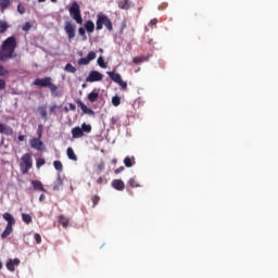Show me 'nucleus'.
<instances>
[{"mask_svg":"<svg viewBox=\"0 0 278 278\" xmlns=\"http://www.w3.org/2000/svg\"><path fill=\"white\" fill-rule=\"evenodd\" d=\"M113 164L116 165L117 164V160L113 159Z\"/></svg>","mask_w":278,"mask_h":278,"instance_id":"nucleus-56","label":"nucleus"},{"mask_svg":"<svg viewBox=\"0 0 278 278\" xmlns=\"http://www.w3.org/2000/svg\"><path fill=\"white\" fill-rule=\"evenodd\" d=\"M135 164H136L135 156H131V157L130 156H126L124 159L125 167L131 168V167H134Z\"/></svg>","mask_w":278,"mask_h":278,"instance_id":"nucleus-19","label":"nucleus"},{"mask_svg":"<svg viewBox=\"0 0 278 278\" xmlns=\"http://www.w3.org/2000/svg\"><path fill=\"white\" fill-rule=\"evenodd\" d=\"M0 134L4 136H13V128L4 124H0Z\"/></svg>","mask_w":278,"mask_h":278,"instance_id":"nucleus-14","label":"nucleus"},{"mask_svg":"<svg viewBox=\"0 0 278 278\" xmlns=\"http://www.w3.org/2000/svg\"><path fill=\"white\" fill-rule=\"evenodd\" d=\"M10 74V71L7 70L3 65H0V77H4ZM7 88V81L0 78V91H3Z\"/></svg>","mask_w":278,"mask_h":278,"instance_id":"nucleus-10","label":"nucleus"},{"mask_svg":"<svg viewBox=\"0 0 278 278\" xmlns=\"http://www.w3.org/2000/svg\"><path fill=\"white\" fill-rule=\"evenodd\" d=\"M148 61H149V56H135V58H132V64H135V65H139V64L148 62Z\"/></svg>","mask_w":278,"mask_h":278,"instance_id":"nucleus-24","label":"nucleus"},{"mask_svg":"<svg viewBox=\"0 0 278 278\" xmlns=\"http://www.w3.org/2000/svg\"><path fill=\"white\" fill-rule=\"evenodd\" d=\"M104 168H105V165H104V164L98 165V170H103Z\"/></svg>","mask_w":278,"mask_h":278,"instance_id":"nucleus-53","label":"nucleus"},{"mask_svg":"<svg viewBox=\"0 0 278 278\" xmlns=\"http://www.w3.org/2000/svg\"><path fill=\"white\" fill-rule=\"evenodd\" d=\"M70 110L75 112L76 111V105L74 103H70Z\"/></svg>","mask_w":278,"mask_h":278,"instance_id":"nucleus-51","label":"nucleus"},{"mask_svg":"<svg viewBox=\"0 0 278 278\" xmlns=\"http://www.w3.org/2000/svg\"><path fill=\"white\" fill-rule=\"evenodd\" d=\"M65 112H66V113L68 112V108H65Z\"/></svg>","mask_w":278,"mask_h":278,"instance_id":"nucleus-59","label":"nucleus"},{"mask_svg":"<svg viewBox=\"0 0 278 278\" xmlns=\"http://www.w3.org/2000/svg\"><path fill=\"white\" fill-rule=\"evenodd\" d=\"M14 266H16L15 264H13V260H8V262H5V268L9 271H15L16 269L14 268Z\"/></svg>","mask_w":278,"mask_h":278,"instance_id":"nucleus-30","label":"nucleus"},{"mask_svg":"<svg viewBox=\"0 0 278 278\" xmlns=\"http://www.w3.org/2000/svg\"><path fill=\"white\" fill-rule=\"evenodd\" d=\"M118 86H121L122 89L127 90V83L124 80L115 81Z\"/></svg>","mask_w":278,"mask_h":278,"instance_id":"nucleus-40","label":"nucleus"},{"mask_svg":"<svg viewBox=\"0 0 278 278\" xmlns=\"http://www.w3.org/2000/svg\"><path fill=\"white\" fill-rule=\"evenodd\" d=\"M55 110H58V105H52V106L49 108L50 113H54Z\"/></svg>","mask_w":278,"mask_h":278,"instance_id":"nucleus-48","label":"nucleus"},{"mask_svg":"<svg viewBox=\"0 0 278 278\" xmlns=\"http://www.w3.org/2000/svg\"><path fill=\"white\" fill-rule=\"evenodd\" d=\"M52 2H55V0H51Z\"/></svg>","mask_w":278,"mask_h":278,"instance_id":"nucleus-61","label":"nucleus"},{"mask_svg":"<svg viewBox=\"0 0 278 278\" xmlns=\"http://www.w3.org/2000/svg\"><path fill=\"white\" fill-rule=\"evenodd\" d=\"M108 76H110L111 80L114 83L123 81V78L118 73L115 72H106Z\"/></svg>","mask_w":278,"mask_h":278,"instance_id":"nucleus-21","label":"nucleus"},{"mask_svg":"<svg viewBox=\"0 0 278 278\" xmlns=\"http://www.w3.org/2000/svg\"><path fill=\"white\" fill-rule=\"evenodd\" d=\"M59 223L62 225L63 228H68L70 219L68 217H65L64 215L59 216Z\"/></svg>","mask_w":278,"mask_h":278,"instance_id":"nucleus-25","label":"nucleus"},{"mask_svg":"<svg viewBox=\"0 0 278 278\" xmlns=\"http://www.w3.org/2000/svg\"><path fill=\"white\" fill-rule=\"evenodd\" d=\"M46 200V195L45 194H41L40 197H39V202H42V201H45Z\"/></svg>","mask_w":278,"mask_h":278,"instance_id":"nucleus-54","label":"nucleus"},{"mask_svg":"<svg viewBox=\"0 0 278 278\" xmlns=\"http://www.w3.org/2000/svg\"><path fill=\"white\" fill-rule=\"evenodd\" d=\"M2 219L8 222L7 226H14V225H16V219H14L13 215H11L10 213L2 214Z\"/></svg>","mask_w":278,"mask_h":278,"instance_id":"nucleus-16","label":"nucleus"},{"mask_svg":"<svg viewBox=\"0 0 278 278\" xmlns=\"http://www.w3.org/2000/svg\"><path fill=\"white\" fill-rule=\"evenodd\" d=\"M70 15L72 18L79 25L83 24L81 10L79 9V4L77 2H73L72 7L68 9Z\"/></svg>","mask_w":278,"mask_h":278,"instance_id":"nucleus-5","label":"nucleus"},{"mask_svg":"<svg viewBox=\"0 0 278 278\" xmlns=\"http://www.w3.org/2000/svg\"><path fill=\"white\" fill-rule=\"evenodd\" d=\"M112 103L115 108L121 105V98L118 96L113 97Z\"/></svg>","mask_w":278,"mask_h":278,"instance_id":"nucleus-37","label":"nucleus"},{"mask_svg":"<svg viewBox=\"0 0 278 278\" xmlns=\"http://www.w3.org/2000/svg\"><path fill=\"white\" fill-rule=\"evenodd\" d=\"M118 9L127 11L131 7L130 0H121L117 2Z\"/></svg>","mask_w":278,"mask_h":278,"instance_id":"nucleus-17","label":"nucleus"},{"mask_svg":"<svg viewBox=\"0 0 278 278\" xmlns=\"http://www.w3.org/2000/svg\"><path fill=\"white\" fill-rule=\"evenodd\" d=\"M97 184L98 185H104V184H106V179L100 177V178H98Z\"/></svg>","mask_w":278,"mask_h":278,"instance_id":"nucleus-46","label":"nucleus"},{"mask_svg":"<svg viewBox=\"0 0 278 278\" xmlns=\"http://www.w3.org/2000/svg\"><path fill=\"white\" fill-rule=\"evenodd\" d=\"M80 131H84L86 134H90L92 131V126L90 124H86L84 123L83 125H80Z\"/></svg>","mask_w":278,"mask_h":278,"instance_id":"nucleus-27","label":"nucleus"},{"mask_svg":"<svg viewBox=\"0 0 278 278\" xmlns=\"http://www.w3.org/2000/svg\"><path fill=\"white\" fill-rule=\"evenodd\" d=\"M99 202H100L99 195L91 197V203H93L91 207H96L99 204Z\"/></svg>","mask_w":278,"mask_h":278,"instance_id":"nucleus-38","label":"nucleus"},{"mask_svg":"<svg viewBox=\"0 0 278 278\" xmlns=\"http://www.w3.org/2000/svg\"><path fill=\"white\" fill-rule=\"evenodd\" d=\"M83 88H86V84H83Z\"/></svg>","mask_w":278,"mask_h":278,"instance_id":"nucleus-60","label":"nucleus"},{"mask_svg":"<svg viewBox=\"0 0 278 278\" xmlns=\"http://www.w3.org/2000/svg\"><path fill=\"white\" fill-rule=\"evenodd\" d=\"M53 168L58 170L59 173H62L63 170V164L61 161H53Z\"/></svg>","mask_w":278,"mask_h":278,"instance_id":"nucleus-32","label":"nucleus"},{"mask_svg":"<svg viewBox=\"0 0 278 278\" xmlns=\"http://www.w3.org/2000/svg\"><path fill=\"white\" fill-rule=\"evenodd\" d=\"M31 28V24L29 22H26L24 26H22V30L28 31Z\"/></svg>","mask_w":278,"mask_h":278,"instance_id":"nucleus-41","label":"nucleus"},{"mask_svg":"<svg viewBox=\"0 0 278 278\" xmlns=\"http://www.w3.org/2000/svg\"><path fill=\"white\" fill-rule=\"evenodd\" d=\"M128 185H130L131 188H140V185L135 180V178H130V180H128Z\"/></svg>","mask_w":278,"mask_h":278,"instance_id":"nucleus-36","label":"nucleus"},{"mask_svg":"<svg viewBox=\"0 0 278 278\" xmlns=\"http://www.w3.org/2000/svg\"><path fill=\"white\" fill-rule=\"evenodd\" d=\"M17 12H18V14H25V8H24V5H22V4H18L17 5Z\"/></svg>","mask_w":278,"mask_h":278,"instance_id":"nucleus-42","label":"nucleus"},{"mask_svg":"<svg viewBox=\"0 0 278 278\" xmlns=\"http://www.w3.org/2000/svg\"><path fill=\"white\" fill-rule=\"evenodd\" d=\"M0 269H3V263L0 261Z\"/></svg>","mask_w":278,"mask_h":278,"instance_id":"nucleus-57","label":"nucleus"},{"mask_svg":"<svg viewBox=\"0 0 278 278\" xmlns=\"http://www.w3.org/2000/svg\"><path fill=\"white\" fill-rule=\"evenodd\" d=\"M157 25V18H152L150 22H149V26H155Z\"/></svg>","mask_w":278,"mask_h":278,"instance_id":"nucleus-47","label":"nucleus"},{"mask_svg":"<svg viewBox=\"0 0 278 278\" xmlns=\"http://www.w3.org/2000/svg\"><path fill=\"white\" fill-rule=\"evenodd\" d=\"M33 166H34V161L31 160V154L26 153L22 155V164H21L22 174L26 175L31 169Z\"/></svg>","mask_w":278,"mask_h":278,"instance_id":"nucleus-4","label":"nucleus"},{"mask_svg":"<svg viewBox=\"0 0 278 278\" xmlns=\"http://www.w3.org/2000/svg\"><path fill=\"white\" fill-rule=\"evenodd\" d=\"M45 164H46V160L45 159L40 157V159L36 160V168L40 169L41 166H45Z\"/></svg>","mask_w":278,"mask_h":278,"instance_id":"nucleus-34","label":"nucleus"},{"mask_svg":"<svg viewBox=\"0 0 278 278\" xmlns=\"http://www.w3.org/2000/svg\"><path fill=\"white\" fill-rule=\"evenodd\" d=\"M77 105H79L80 110H83L84 114H88L90 116L96 115V112L93 110L89 109L86 104H84L81 101H77Z\"/></svg>","mask_w":278,"mask_h":278,"instance_id":"nucleus-12","label":"nucleus"},{"mask_svg":"<svg viewBox=\"0 0 278 278\" xmlns=\"http://www.w3.org/2000/svg\"><path fill=\"white\" fill-rule=\"evenodd\" d=\"M17 41L16 37L11 36L8 37L4 41H2V46L0 49V61L7 62L14 58V51H16Z\"/></svg>","mask_w":278,"mask_h":278,"instance_id":"nucleus-1","label":"nucleus"},{"mask_svg":"<svg viewBox=\"0 0 278 278\" xmlns=\"http://www.w3.org/2000/svg\"><path fill=\"white\" fill-rule=\"evenodd\" d=\"M166 7H168V4H166V3L160 4L159 10L164 11V9H166Z\"/></svg>","mask_w":278,"mask_h":278,"instance_id":"nucleus-50","label":"nucleus"},{"mask_svg":"<svg viewBox=\"0 0 278 278\" xmlns=\"http://www.w3.org/2000/svg\"><path fill=\"white\" fill-rule=\"evenodd\" d=\"M103 79V75H101L98 71H91L89 76H87L86 81L87 83H96L101 81Z\"/></svg>","mask_w":278,"mask_h":278,"instance_id":"nucleus-8","label":"nucleus"},{"mask_svg":"<svg viewBox=\"0 0 278 278\" xmlns=\"http://www.w3.org/2000/svg\"><path fill=\"white\" fill-rule=\"evenodd\" d=\"M11 233H13V225H5V229L1 233V239L8 238Z\"/></svg>","mask_w":278,"mask_h":278,"instance_id":"nucleus-20","label":"nucleus"},{"mask_svg":"<svg viewBox=\"0 0 278 278\" xmlns=\"http://www.w3.org/2000/svg\"><path fill=\"white\" fill-rule=\"evenodd\" d=\"M84 134H86L85 131L81 130V128L79 126H76L72 129V136L73 139H78V138H83Z\"/></svg>","mask_w":278,"mask_h":278,"instance_id":"nucleus-15","label":"nucleus"},{"mask_svg":"<svg viewBox=\"0 0 278 278\" xmlns=\"http://www.w3.org/2000/svg\"><path fill=\"white\" fill-rule=\"evenodd\" d=\"M17 140H18L20 142H23V141L25 140V136H22V135L18 136V137H17Z\"/></svg>","mask_w":278,"mask_h":278,"instance_id":"nucleus-52","label":"nucleus"},{"mask_svg":"<svg viewBox=\"0 0 278 278\" xmlns=\"http://www.w3.org/2000/svg\"><path fill=\"white\" fill-rule=\"evenodd\" d=\"M84 29L89 33V34H92L93 30L96 29V24H93L92 21H87L85 24H84Z\"/></svg>","mask_w":278,"mask_h":278,"instance_id":"nucleus-18","label":"nucleus"},{"mask_svg":"<svg viewBox=\"0 0 278 278\" xmlns=\"http://www.w3.org/2000/svg\"><path fill=\"white\" fill-rule=\"evenodd\" d=\"M11 0H0L1 13H3L8 8H10Z\"/></svg>","mask_w":278,"mask_h":278,"instance_id":"nucleus-26","label":"nucleus"},{"mask_svg":"<svg viewBox=\"0 0 278 278\" xmlns=\"http://www.w3.org/2000/svg\"><path fill=\"white\" fill-rule=\"evenodd\" d=\"M38 112H39V115H41V117L45 118V121L48 119V111L46 110L45 106H39Z\"/></svg>","mask_w":278,"mask_h":278,"instance_id":"nucleus-29","label":"nucleus"},{"mask_svg":"<svg viewBox=\"0 0 278 278\" xmlns=\"http://www.w3.org/2000/svg\"><path fill=\"white\" fill-rule=\"evenodd\" d=\"M97 54L93 51H90L89 54H87V58L79 59L77 61V65H89V63L93 60H96Z\"/></svg>","mask_w":278,"mask_h":278,"instance_id":"nucleus-9","label":"nucleus"},{"mask_svg":"<svg viewBox=\"0 0 278 278\" xmlns=\"http://www.w3.org/2000/svg\"><path fill=\"white\" fill-rule=\"evenodd\" d=\"M10 26L8 25L7 21H0V34L3 35L4 33H7V29Z\"/></svg>","mask_w":278,"mask_h":278,"instance_id":"nucleus-28","label":"nucleus"},{"mask_svg":"<svg viewBox=\"0 0 278 278\" xmlns=\"http://www.w3.org/2000/svg\"><path fill=\"white\" fill-rule=\"evenodd\" d=\"M124 170H125V167H124V166H121V167H118L117 169L114 170V174H115V175H119V174H122Z\"/></svg>","mask_w":278,"mask_h":278,"instance_id":"nucleus-43","label":"nucleus"},{"mask_svg":"<svg viewBox=\"0 0 278 278\" xmlns=\"http://www.w3.org/2000/svg\"><path fill=\"white\" fill-rule=\"evenodd\" d=\"M38 2H39V3H43V2H46V0H38Z\"/></svg>","mask_w":278,"mask_h":278,"instance_id":"nucleus-58","label":"nucleus"},{"mask_svg":"<svg viewBox=\"0 0 278 278\" xmlns=\"http://www.w3.org/2000/svg\"><path fill=\"white\" fill-rule=\"evenodd\" d=\"M38 138H42V125H38Z\"/></svg>","mask_w":278,"mask_h":278,"instance_id":"nucleus-45","label":"nucleus"},{"mask_svg":"<svg viewBox=\"0 0 278 278\" xmlns=\"http://www.w3.org/2000/svg\"><path fill=\"white\" fill-rule=\"evenodd\" d=\"M103 26L106 27L108 31H113V23L111 20L103 13L97 15V30L103 29Z\"/></svg>","mask_w":278,"mask_h":278,"instance_id":"nucleus-3","label":"nucleus"},{"mask_svg":"<svg viewBox=\"0 0 278 278\" xmlns=\"http://www.w3.org/2000/svg\"><path fill=\"white\" fill-rule=\"evenodd\" d=\"M29 147H31L33 150H38L39 152L45 150V143L41 141V138L29 139Z\"/></svg>","mask_w":278,"mask_h":278,"instance_id":"nucleus-6","label":"nucleus"},{"mask_svg":"<svg viewBox=\"0 0 278 278\" xmlns=\"http://www.w3.org/2000/svg\"><path fill=\"white\" fill-rule=\"evenodd\" d=\"M97 63L101 68H106L105 60L102 56L98 58Z\"/></svg>","mask_w":278,"mask_h":278,"instance_id":"nucleus-35","label":"nucleus"},{"mask_svg":"<svg viewBox=\"0 0 278 278\" xmlns=\"http://www.w3.org/2000/svg\"><path fill=\"white\" fill-rule=\"evenodd\" d=\"M12 264L18 266V264H21V261L18 258H14L12 260Z\"/></svg>","mask_w":278,"mask_h":278,"instance_id":"nucleus-49","label":"nucleus"},{"mask_svg":"<svg viewBox=\"0 0 278 278\" xmlns=\"http://www.w3.org/2000/svg\"><path fill=\"white\" fill-rule=\"evenodd\" d=\"M34 238H35L36 243H38V244L41 243V236H40V235L36 233V235L34 236Z\"/></svg>","mask_w":278,"mask_h":278,"instance_id":"nucleus-44","label":"nucleus"},{"mask_svg":"<svg viewBox=\"0 0 278 278\" xmlns=\"http://www.w3.org/2000/svg\"><path fill=\"white\" fill-rule=\"evenodd\" d=\"M33 190L39 192H46V188L40 180H33L31 181Z\"/></svg>","mask_w":278,"mask_h":278,"instance_id":"nucleus-11","label":"nucleus"},{"mask_svg":"<svg viewBox=\"0 0 278 278\" xmlns=\"http://www.w3.org/2000/svg\"><path fill=\"white\" fill-rule=\"evenodd\" d=\"M56 181H59V185H62V179L60 178V176H59V178L56 179Z\"/></svg>","mask_w":278,"mask_h":278,"instance_id":"nucleus-55","label":"nucleus"},{"mask_svg":"<svg viewBox=\"0 0 278 278\" xmlns=\"http://www.w3.org/2000/svg\"><path fill=\"white\" fill-rule=\"evenodd\" d=\"M22 220L26 224V225H30L33 219L31 216L28 214L23 213L22 214Z\"/></svg>","mask_w":278,"mask_h":278,"instance_id":"nucleus-33","label":"nucleus"},{"mask_svg":"<svg viewBox=\"0 0 278 278\" xmlns=\"http://www.w3.org/2000/svg\"><path fill=\"white\" fill-rule=\"evenodd\" d=\"M65 33L67 35V39L72 40L75 38L76 36V33H75V29H76V26L74 24H72V22H67L65 23Z\"/></svg>","mask_w":278,"mask_h":278,"instance_id":"nucleus-7","label":"nucleus"},{"mask_svg":"<svg viewBox=\"0 0 278 278\" xmlns=\"http://www.w3.org/2000/svg\"><path fill=\"white\" fill-rule=\"evenodd\" d=\"M86 31H87V30H86L85 28H83V27H80V28L77 30V33L80 35V37H83L84 40L87 39Z\"/></svg>","mask_w":278,"mask_h":278,"instance_id":"nucleus-39","label":"nucleus"},{"mask_svg":"<svg viewBox=\"0 0 278 278\" xmlns=\"http://www.w3.org/2000/svg\"><path fill=\"white\" fill-rule=\"evenodd\" d=\"M111 186L117 191H123L125 189V182L121 179H115L111 182Z\"/></svg>","mask_w":278,"mask_h":278,"instance_id":"nucleus-13","label":"nucleus"},{"mask_svg":"<svg viewBox=\"0 0 278 278\" xmlns=\"http://www.w3.org/2000/svg\"><path fill=\"white\" fill-rule=\"evenodd\" d=\"M87 99L90 103H96L97 101H99V92H97L96 90L91 91L89 96H87Z\"/></svg>","mask_w":278,"mask_h":278,"instance_id":"nucleus-22","label":"nucleus"},{"mask_svg":"<svg viewBox=\"0 0 278 278\" xmlns=\"http://www.w3.org/2000/svg\"><path fill=\"white\" fill-rule=\"evenodd\" d=\"M34 86H38L40 88H49L50 93L53 97H59V88L54 84H52L51 77H45V78H36L35 81H33Z\"/></svg>","mask_w":278,"mask_h":278,"instance_id":"nucleus-2","label":"nucleus"},{"mask_svg":"<svg viewBox=\"0 0 278 278\" xmlns=\"http://www.w3.org/2000/svg\"><path fill=\"white\" fill-rule=\"evenodd\" d=\"M66 155H67V159L72 160L73 162L78 161V156H76L75 151L73 150V148H67L66 149Z\"/></svg>","mask_w":278,"mask_h":278,"instance_id":"nucleus-23","label":"nucleus"},{"mask_svg":"<svg viewBox=\"0 0 278 278\" xmlns=\"http://www.w3.org/2000/svg\"><path fill=\"white\" fill-rule=\"evenodd\" d=\"M65 72L66 73H71V74H75L77 72L76 67L72 65V63H67L65 65Z\"/></svg>","mask_w":278,"mask_h":278,"instance_id":"nucleus-31","label":"nucleus"}]
</instances>
